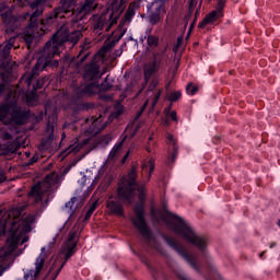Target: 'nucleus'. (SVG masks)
Masks as SVG:
<instances>
[{"instance_id":"48","label":"nucleus","mask_w":280,"mask_h":280,"mask_svg":"<svg viewBox=\"0 0 280 280\" xmlns=\"http://www.w3.org/2000/svg\"><path fill=\"white\" fill-rule=\"evenodd\" d=\"M106 89H110V85H107Z\"/></svg>"},{"instance_id":"2","label":"nucleus","mask_w":280,"mask_h":280,"mask_svg":"<svg viewBox=\"0 0 280 280\" xmlns=\"http://www.w3.org/2000/svg\"><path fill=\"white\" fill-rule=\"evenodd\" d=\"M97 8V0H86L83 5L77 9V11H72V15L77 16V21L72 24V30H67V26H62L48 42L44 48V54H48V58H54V56L60 55L62 51L63 43L69 40L70 43H78L80 40V36H82V32H84V26H82V19L89 14V12H93Z\"/></svg>"},{"instance_id":"41","label":"nucleus","mask_w":280,"mask_h":280,"mask_svg":"<svg viewBox=\"0 0 280 280\" xmlns=\"http://www.w3.org/2000/svg\"><path fill=\"white\" fill-rule=\"evenodd\" d=\"M107 82H108V78L105 79V82H104L103 86H106Z\"/></svg>"},{"instance_id":"49","label":"nucleus","mask_w":280,"mask_h":280,"mask_svg":"<svg viewBox=\"0 0 280 280\" xmlns=\"http://www.w3.org/2000/svg\"><path fill=\"white\" fill-rule=\"evenodd\" d=\"M128 130H130V127H127V132H128Z\"/></svg>"},{"instance_id":"28","label":"nucleus","mask_w":280,"mask_h":280,"mask_svg":"<svg viewBox=\"0 0 280 280\" xmlns=\"http://www.w3.org/2000/svg\"><path fill=\"white\" fill-rule=\"evenodd\" d=\"M186 92L188 95H196L198 93V86L190 83L187 85Z\"/></svg>"},{"instance_id":"31","label":"nucleus","mask_w":280,"mask_h":280,"mask_svg":"<svg viewBox=\"0 0 280 280\" xmlns=\"http://www.w3.org/2000/svg\"><path fill=\"white\" fill-rule=\"evenodd\" d=\"M8 113H10V107L8 105L0 107V119H3V117H8Z\"/></svg>"},{"instance_id":"46","label":"nucleus","mask_w":280,"mask_h":280,"mask_svg":"<svg viewBox=\"0 0 280 280\" xmlns=\"http://www.w3.org/2000/svg\"><path fill=\"white\" fill-rule=\"evenodd\" d=\"M23 0H18V3H21Z\"/></svg>"},{"instance_id":"26","label":"nucleus","mask_w":280,"mask_h":280,"mask_svg":"<svg viewBox=\"0 0 280 280\" xmlns=\"http://www.w3.org/2000/svg\"><path fill=\"white\" fill-rule=\"evenodd\" d=\"M147 44L150 49H154V47H159V37L155 35H149L147 38Z\"/></svg>"},{"instance_id":"37","label":"nucleus","mask_w":280,"mask_h":280,"mask_svg":"<svg viewBox=\"0 0 280 280\" xmlns=\"http://www.w3.org/2000/svg\"><path fill=\"white\" fill-rule=\"evenodd\" d=\"M170 117H171V119H173V121H178V116H177L176 112H172Z\"/></svg>"},{"instance_id":"11","label":"nucleus","mask_w":280,"mask_h":280,"mask_svg":"<svg viewBox=\"0 0 280 280\" xmlns=\"http://www.w3.org/2000/svg\"><path fill=\"white\" fill-rule=\"evenodd\" d=\"M149 12V21L151 25H156V23H161L165 18V2L162 0L152 2V4L148 8Z\"/></svg>"},{"instance_id":"52","label":"nucleus","mask_w":280,"mask_h":280,"mask_svg":"<svg viewBox=\"0 0 280 280\" xmlns=\"http://www.w3.org/2000/svg\"><path fill=\"white\" fill-rule=\"evenodd\" d=\"M7 139H10V136H7Z\"/></svg>"},{"instance_id":"50","label":"nucleus","mask_w":280,"mask_h":280,"mask_svg":"<svg viewBox=\"0 0 280 280\" xmlns=\"http://www.w3.org/2000/svg\"><path fill=\"white\" fill-rule=\"evenodd\" d=\"M2 19H5V15H2Z\"/></svg>"},{"instance_id":"1","label":"nucleus","mask_w":280,"mask_h":280,"mask_svg":"<svg viewBox=\"0 0 280 280\" xmlns=\"http://www.w3.org/2000/svg\"><path fill=\"white\" fill-rule=\"evenodd\" d=\"M35 221L34 215L25 214L19 208L0 210V237L5 235V229L9 233L5 245L0 249V277L23 253L19 250V246L30 240L27 233L32 231Z\"/></svg>"},{"instance_id":"32","label":"nucleus","mask_w":280,"mask_h":280,"mask_svg":"<svg viewBox=\"0 0 280 280\" xmlns=\"http://www.w3.org/2000/svg\"><path fill=\"white\" fill-rule=\"evenodd\" d=\"M180 100V92H173L168 95L170 102H178Z\"/></svg>"},{"instance_id":"51","label":"nucleus","mask_w":280,"mask_h":280,"mask_svg":"<svg viewBox=\"0 0 280 280\" xmlns=\"http://www.w3.org/2000/svg\"><path fill=\"white\" fill-rule=\"evenodd\" d=\"M164 124H165V126H167V121H165Z\"/></svg>"},{"instance_id":"25","label":"nucleus","mask_w":280,"mask_h":280,"mask_svg":"<svg viewBox=\"0 0 280 280\" xmlns=\"http://www.w3.org/2000/svg\"><path fill=\"white\" fill-rule=\"evenodd\" d=\"M49 63V59H45L44 57H40L35 67L33 68V73L36 74L38 73V71H43V69H45V67H47V65Z\"/></svg>"},{"instance_id":"35","label":"nucleus","mask_w":280,"mask_h":280,"mask_svg":"<svg viewBox=\"0 0 280 280\" xmlns=\"http://www.w3.org/2000/svg\"><path fill=\"white\" fill-rule=\"evenodd\" d=\"M120 113H124V106L118 105L116 106V117H119Z\"/></svg>"},{"instance_id":"14","label":"nucleus","mask_w":280,"mask_h":280,"mask_svg":"<svg viewBox=\"0 0 280 280\" xmlns=\"http://www.w3.org/2000/svg\"><path fill=\"white\" fill-rule=\"evenodd\" d=\"M106 211L109 215H120L121 218H126V214H124V207L117 198H109L107 200Z\"/></svg>"},{"instance_id":"24","label":"nucleus","mask_w":280,"mask_h":280,"mask_svg":"<svg viewBox=\"0 0 280 280\" xmlns=\"http://www.w3.org/2000/svg\"><path fill=\"white\" fill-rule=\"evenodd\" d=\"M139 3H140V1L139 2H132L129 5V8L126 12V15H125L126 21H132V16H135V12H137V10H139Z\"/></svg>"},{"instance_id":"42","label":"nucleus","mask_w":280,"mask_h":280,"mask_svg":"<svg viewBox=\"0 0 280 280\" xmlns=\"http://www.w3.org/2000/svg\"><path fill=\"white\" fill-rule=\"evenodd\" d=\"M166 115H170V107L165 109Z\"/></svg>"},{"instance_id":"9","label":"nucleus","mask_w":280,"mask_h":280,"mask_svg":"<svg viewBox=\"0 0 280 280\" xmlns=\"http://www.w3.org/2000/svg\"><path fill=\"white\" fill-rule=\"evenodd\" d=\"M114 44L106 43L104 47L98 51V54L95 56L94 61L85 68L84 78L85 80H97L100 77V58L101 62H104V56L106 55V51L113 47Z\"/></svg>"},{"instance_id":"43","label":"nucleus","mask_w":280,"mask_h":280,"mask_svg":"<svg viewBox=\"0 0 280 280\" xmlns=\"http://www.w3.org/2000/svg\"><path fill=\"white\" fill-rule=\"evenodd\" d=\"M138 191H139L140 194H143V188H138Z\"/></svg>"},{"instance_id":"30","label":"nucleus","mask_w":280,"mask_h":280,"mask_svg":"<svg viewBox=\"0 0 280 280\" xmlns=\"http://www.w3.org/2000/svg\"><path fill=\"white\" fill-rule=\"evenodd\" d=\"M95 209H97V201H94L90 209L88 210L86 214H85V220H89V218H91V215H93V211H95Z\"/></svg>"},{"instance_id":"38","label":"nucleus","mask_w":280,"mask_h":280,"mask_svg":"<svg viewBox=\"0 0 280 280\" xmlns=\"http://www.w3.org/2000/svg\"><path fill=\"white\" fill-rule=\"evenodd\" d=\"M3 180H5V175L3 172H0V183H3Z\"/></svg>"},{"instance_id":"18","label":"nucleus","mask_w":280,"mask_h":280,"mask_svg":"<svg viewBox=\"0 0 280 280\" xmlns=\"http://www.w3.org/2000/svg\"><path fill=\"white\" fill-rule=\"evenodd\" d=\"M154 172V160L149 159L142 163V176H147V180H150L152 173Z\"/></svg>"},{"instance_id":"44","label":"nucleus","mask_w":280,"mask_h":280,"mask_svg":"<svg viewBox=\"0 0 280 280\" xmlns=\"http://www.w3.org/2000/svg\"><path fill=\"white\" fill-rule=\"evenodd\" d=\"M129 91H130V89L127 88V89L125 90V93H129Z\"/></svg>"},{"instance_id":"20","label":"nucleus","mask_w":280,"mask_h":280,"mask_svg":"<svg viewBox=\"0 0 280 280\" xmlns=\"http://www.w3.org/2000/svg\"><path fill=\"white\" fill-rule=\"evenodd\" d=\"M158 70H159V63L156 61H152V62L148 63L144 67V80H145V82H148V80H150V78H152V74L156 73Z\"/></svg>"},{"instance_id":"21","label":"nucleus","mask_w":280,"mask_h":280,"mask_svg":"<svg viewBox=\"0 0 280 280\" xmlns=\"http://www.w3.org/2000/svg\"><path fill=\"white\" fill-rule=\"evenodd\" d=\"M45 5H47V0H36L33 2L31 8L36 11L33 13L32 19H34V16H38V14H43Z\"/></svg>"},{"instance_id":"36","label":"nucleus","mask_w":280,"mask_h":280,"mask_svg":"<svg viewBox=\"0 0 280 280\" xmlns=\"http://www.w3.org/2000/svg\"><path fill=\"white\" fill-rule=\"evenodd\" d=\"M46 130L48 135L51 137V135H54V125H47Z\"/></svg>"},{"instance_id":"7","label":"nucleus","mask_w":280,"mask_h":280,"mask_svg":"<svg viewBox=\"0 0 280 280\" xmlns=\"http://www.w3.org/2000/svg\"><path fill=\"white\" fill-rule=\"evenodd\" d=\"M137 180V167H132L126 177L122 178L120 186L118 187L119 200L132 202V192L135 191Z\"/></svg>"},{"instance_id":"40","label":"nucleus","mask_w":280,"mask_h":280,"mask_svg":"<svg viewBox=\"0 0 280 280\" xmlns=\"http://www.w3.org/2000/svg\"><path fill=\"white\" fill-rule=\"evenodd\" d=\"M166 242H167V244H168L170 246H173V247L175 246L173 241L166 240Z\"/></svg>"},{"instance_id":"6","label":"nucleus","mask_w":280,"mask_h":280,"mask_svg":"<svg viewBox=\"0 0 280 280\" xmlns=\"http://www.w3.org/2000/svg\"><path fill=\"white\" fill-rule=\"evenodd\" d=\"M60 183V177L58 173H51L48 175L44 182L35 185L31 191V198H34L36 202L49 200L51 191L58 189V184Z\"/></svg>"},{"instance_id":"10","label":"nucleus","mask_w":280,"mask_h":280,"mask_svg":"<svg viewBox=\"0 0 280 280\" xmlns=\"http://www.w3.org/2000/svg\"><path fill=\"white\" fill-rule=\"evenodd\" d=\"M71 0H65L61 8L55 10L50 15H48L45 20L40 22V30L42 32H45L47 28V25H54L56 23V19H62L65 14H68V12H73V4H70Z\"/></svg>"},{"instance_id":"19","label":"nucleus","mask_w":280,"mask_h":280,"mask_svg":"<svg viewBox=\"0 0 280 280\" xmlns=\"http://www.w3.org/2000/svg\"><path fill=\"white\" fill-rule=\"evenodd\" d=\"M222 16V13L219 11H212L210 14L207 15V18L199 24V27H205V25H213L218 19Z\"/></svg>"},{"instance_id":"4","label":"nucleus","mask_w":280,"mask_h":280,"mask_svg":"<svg viewBox=\"0 0 280 280\" xmlns=\"http://www.w3.org/2000/svg\"><path fill=\"white\" fill-rule=\"evenodd\" d=\"M80 228L74 225L73 230L69 233L68 238L65 241L63 245L61 246V250L58 255L54 256L52 265L49 269V275L52 276V280H56L60 275V271L67 265L70 257H73L75 254V247L78 246V237Z\"/></svg>"},{"instance_id":"16","label":"nucleus","mask_w":280,"mask_h":280,"mask_svg":"<svg viewBox=\"0 0 280 280\" xmlns=\"http://www.w3.org/2000/svg\"><path fill=\"white\" fill-rule=\"evenodd\" d=\"M89 143V138L83 139L81 142L78 140L73 144H71L66 151H63L61 154L62 156H67V154H78L80 150H82V145H86Z\"/></svg>"},{"instance_id":"39","label":"nucleus","mask_w":280,"mask_h":280,"mask_svg":"<svg viewBox=\"0 0 280 280\" xmlns=\"http://www.w3.org/2000/svg\"><path fill=\"white\" fill-rule=\"evenodd\" d=\"M128 156H130V151H128L125 156L122 158V163H125V161H127Z\"/></svg>"},{"instance_id":"17","label":"nucleus","mask_w":280,"mask_h":280,"mask_svg":"<svg viewBox=\"0 0 280 280\" xmlns=\"http://www.w3.org/2000/svg\"><path fill=\"white\" fill-rule=\"evenodd\" d=\"M124 141L125 139L114 145V148L109 152L107 161H116V159H119V156H121V152H124Z\"/></svg>"},{"instance_id":"34","label":"nucleus","mask_w":280,"mask_h":280,"mask_svg":"<svg viewBox=\"0 0 280 280\" xmlns=\"http://www.w3.org/2000/svg\"><path fill=\"white\" fill-rule=\"evenodd\" d=\"M79 184L82 185V187H84L85 185H91V179H88L86 176H83L80 180Z\"/></svg>"},{"instance_id":"5","label":"nucleus","mask_w":280,"mask_h":280,"mask_svg":"<svg viewBox=\"0 0 280 280\" xmlns=\"http://www.w3.org/2000/svg\"><path fill=\"white\" fill-rule=\"evenodd\" d=\"M126 3H128V0H113L106 13H104L100 18L94 19L95 30L104 28V25H106V23H109L106 30H110V27H113V25L117 23V19L121 16L124 10H126Z\"/></svg>"},{"instance_id":"27","label":"nucleus","mask_w":280,"mask_h":280,"mask_svg":"<svg viewBox=\"0 0 280 280\" xmlns=\"http://www.w3.org/2000/svg\"><path fill=\"white\" fill-rule=\"evenodd\" d=\"M167 141L173 145L172 161H174V159H176V142L174 141V136L172 133L167 135Z\"/></svg>"},{"instance_id":"45","label":"nucleus","mask_w":280,"mask_h":280,"mask_svg":"<svg viewBox=\"0 0 280 280\" xmlns=\"http://www.w3.org/2000/svg\"><path fill=\"white\" fill-rule=\"evenodd\" d=\"M117 56H121V51H119V50H118V54H117Z\"/></svg>"},{"instance_id":"23","label":"nucleus","mask_w":280,"mask_h":280,"mask_svg":"<svg viewBox=\"0 0 280 280\" xmlns=\"http://www.w3.org/2000/svg\"><path fill=\"white\" fill-rule=\"evenodd\" d=\"M38 30V26L36 25V22H32L31 25L26 28V34L24 35V38L26 43H32V38L36 36L34 32Z\"/></svg>"},{"instance_id":"3","label":"nucleus","mask_w":280,"mask_h":280,"mask_svg":"<svg viewBox=\"0 0 280 280\" xmlns=\"http://www.w3.org/2000/svg\"><path fill=\"white\" fill-rule=\"evenodd\" d=\"M153 218L158 220V222H166V224H171V229L177 233L180 237L186 240V242H189V244H194V246H197L199 250H205V246H207V241H205V237L199 236L194 232V229H191V225L187 223L185 220L180 219L176 214L165 211V212H152Z\"/></svg>"},{"instance_id":"15","label":"nucleus","mask_w":280,"mask_h":280,"mask_svg":"<svg viewBox=\"0 0 280 280\" xmlns=\"http://www.w3.org/2000/svg\"><path fill=\"white\" fill-rule=\"evenodd\" d=\"M104 121V118L100 116L98 118H94L92 120H89L88 124H92V127L85 132L86 137H95L101 130H104L106 128V125L102 124Z\"/></svg>"},{"instance_id":"22","label":"nucleus","mask_w":280,"mask_h":280,"mask_svg":"<svg viewBox=\"0 0 280 280\" xmlns=\"http://www.w3.org/2000/svg\"><path fill=\"white\" fill-rule=\"evenodd\" d=\"M78 207H80V199L72 198L70 201L66 203V213H68L70 217L73 215L74 211H78Z\"/></svg>"},{"instance_id":"29","label":"nucleus","mask_w":280,"mask_h":280,"mask_svg":"<svg viewBox=\"0 0 280 280\" xmlns=\"http://www.w3.org/2000/svg\"><path fill=\"white\" fill-rule=\"evenodd\" d=\"M12 47H14V38L9 39V42L4 46L3 52L5 54V56H8V54H10V49H12Z\"/></svg>"},{"instance_id":"8","label":"nucleus","mask_w":280,"mask_h":280,"mask_svg":"<svg viewBox=\"0 0 280 280\" xmlns=\"http://www.w3.org/2000/svg\"><path fill=\"white\" fill-rule=\"evenodd\" d=\"M55 244H56V238H52V241H50L46 247L40 248V254L35 259V269H31L28 272H26L24 275V280L38 279V276L40 275L45 266V259L49 257L50 255L49 250L54 248Z\"/></svg>"},{"instance_id":"33","label":"nucleus","mask_w":280,"mask_h":280,"mask_svg":"<svg viewBox=\"0 0 280 280\" xmlns=\"http://www.w3.org/2000/svg\"><path fill=\"white\" fill-rule=\"evenodd\" d=\"M224 3H226L225 0H219L218 2L217 12H220V14H222V9L224 8Z\"/></svg>"},{"instance_id":"47","label":"nucleus","mask_w":280,"mask_h":280,"mask_svg":"<svg viewBox=\"0 0 280 280\" xmlns=\"http://www.w3.org/2000/svg\"><path fill=\"white\" fill-rule=\"evenodd\" d=\"M106 100H113V97L109 96V97H107Z\"/></svg>"},{"instance_id":"12","label":"nucleus","mask_w":280,"mask_h":280,"mask_svg":"<svg viewBox=\"0 0 280 280\" xmlns=\"http://www.w3.org/2000/svg\"><path fill=\"white\" fill-rule=\"evenodd\" d=\"M135 213L136 217L131 218L132 224L138 229V231H140L141 235L150 237V230H148V225L143 219V205L137 206L135 208Z\"/></svg>"},{"instance_id":"13","label":"nucleus","mask_w":280,"mask_h":280,"mask_svg":"<svg viewBox=\"0 0 280 280\" xmlns=\"http://www.w3.org/2000/svg\"><path fill=\"white\" fill-rule=\"evenodd\" d=\"M156 86H159V80L153 79L148 90L149 98L144 103L141 112L138 114V117H141V113H143V109L145 108V106H148V104H151L152 108H154V106H156V104L159 103V98L161 97V92L160 90L154 91Z\"/></svg>"},{"instance_id":"53","label":"nucleus","mask_w":280,"mask_h":280,"mask_svg":"<svg viewBox=\"0 0 280 280\" xmlns=\"http://www.w3.org/2000/svg\"><path fill=\"white\" fill-rule=\"evenodd\" d=\"M208 2L211 1V0H207Z\"/></svg>"}]
</instances>
